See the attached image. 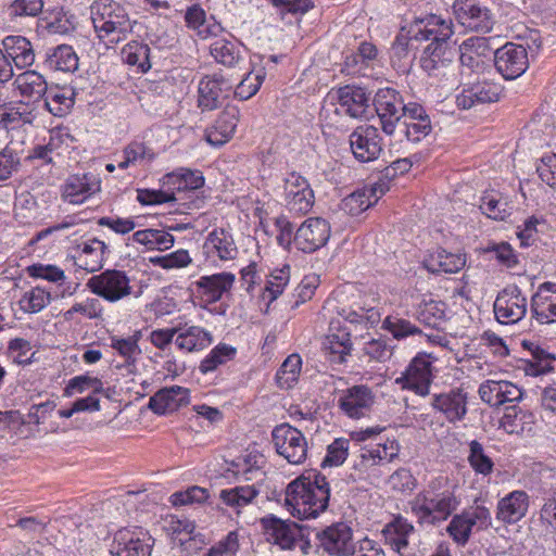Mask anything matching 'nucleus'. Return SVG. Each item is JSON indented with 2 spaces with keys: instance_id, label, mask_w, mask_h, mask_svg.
<instances>
[{
  "instance_id": "nucleus-1",
  "label": "nucleus",
  "mask_w": 556,
  "mask_h": 556,
  "mask_svg": "<svg viewBox=\"0 0 556 556\" xmlns=\"http://www.w3.org/2000/svg\"><path fill=\"white\" fill-rule=\"evenodd\" d=\"M330 485L320 472L300 476L291 481L285 492V507L298 519L316 518L328 508Z\"/></svg>"
},
{
  "instance_id": "nucleus-2",
  "label": "nucleus",
  "mask_w": 556,
  "mask_h": 556,
  "mask_svg": "<svg viewBox=\"0 0 556 556\" xmlns=\"http://www.w3.org/2000/svg\"><path fill=\"white\" fill-rule=\"evenodd\" d=\"M446 484V478H437L409 502L412 513L420 525H439L457 509L459 500Z\"/></svg>"
},
{
  "instance_id": "nucleus-3",
  "label": "nucleus",
  "mask_w": 556,
  "mask_h": 556,
  "mask_svg": "<svg viewBox=\"0 0 556 556\" xmlns=\"http://www.w3.org/2000/svg\"><path fill=\"white\" fill-rule=\"evenodd\" d=\"M90 18L97 37L108 45H116L132 33L136 21L127 10L114 0H97L89 8Z\"/></svg>"
},
{
  "instance_id": "nucleus-4",
  "label": "nucleus",
  "mask_w": 556,
  "mask_h": 556,
  "mask_svg": "<svg viewBox=\"0 0 556 556\" xmlns=\"http://www.w3.org/2000/svg\"><path fill=\"white\" fill-rule=\"evenodd\" d=\"M426 24L432 34L427 35L428 43L420 56L421 68L429 75L438 76L451 64L455 50L448 46V39L454 34L453 23L439 15L426 16Z\"/></svg>"
},
{
  "instance_id": "nucleus-5",
  "label": "nucleus",
  "mask_w": 556,
  "mask_h": 556,
  "mask_svg": "<svg viewBox=\"0 0 556 556\" xmlns=\"http://www.w3.org/2000/svg\"><path fill=\"white\" fill-rule=\"evenodd\" d=\"M204 185V178L199 172L179 168L163 177V186L167 190L139 189L137 200L142 205H155L175 201V191L197 190Z\"/></svg>"
},
{
  "instance_id": "nucleus-6",
  "label": "nucleus",
  "mask_w": 556,
  "mask_h": 556,
  "mask_svg": "<svg viewBox=\"0 0 556 556\" xmlns=\"http://www.w3.org/2000/svg\"><path fill=\"white\" fill-rule=\"evenodd\" d=\"M426 34H432L426 24V17L416 20L408 29H401L391 47L393 67L402 73L412 68L419 43L427 41Z\"/></svg>"
},
{
  "instance_id": "nucleus-7",
  "label": "nucleus",
  "mask_w": 556,
  "mask_h": 556,
  "mask_svg": "<svg viewBox=\"0 0 556 556\" xmlns=\"http://www.w3.org/2000/svg\"><path fill=\"white\" fill-rule=\"evenodd\" d=\"M86 287L109 303H116L134 293L130 278L119 269H105L99 275H93L88 279Z\"/></svg>"
},
{
  "instance_id": "nucleus-8",
  "label": "nucleus",
  "mask_w": 556,
  "mask_h": 556,
  "mask_svg": "<svg viewBox=\"0 0 556 556\" xmlns=\"http://www.w3.org/2000/svg\"><path fill=\"white\" fill-rule=\"evenodd\" d=\"M271 442L277 454L291 465L303 464L307 458L306 438L299 429L289 424H281L273 429Z\"/></svg>"
},
{
  "instance_id": "nucleus-9",
  "label": "nucleus",
  "mask_w": 556,
  "mask_h": 556,
  "mask_svg": "<svg viewBox=\"0 0 556 556\" xmlns=\"http://www.w3.org/2000/svg\"><path fill=\"white\" fill-rule=\"evenodd\" d=\"M452 9L457 22L468 30L489 33L493 28L490 9L477 0H455Z\"/></svg>"
},
{
  "instance_id": "nucleus-10",
  "label": "nucleus",
  "mask_w": 556,
  "mask_h": 556,
  "mask_svg": "<svg viewBox=\"0 0 556 556\" xmlns=\"http://www.w3.org/2000/svg\"><path fill=\"white\" fill-rule=\"evenodd\" d=\"M395 382L403 389L414 391L420 396L429 394L432 382V362L430 356L424 353L417 354L401 377Z\"/></svg>"
},
{
  "instance_id": "nucleus-11",
  "label": "nucleus",
  "mask_w": 556,
  "mask_h": 556,
  "mask_svg": "<svg viewBox=\"0 0 556 556\" xmlns=\"http://www.w3.org/2000/svg\"><path fill=\"white\" fill-rule=\"evenodd\" d=\"M319 546L330 556H352L355 554L352 528L337 522L316 534Z\"/></svg>"
},
{
  "instance_id": "nucleus-12",
  "label": "nucleus",
  "mask_w": 556,
  "mask_h": 556,
  "mask_svg": "<svg viewBox=\"0 0 556 556\" xmlns=\"http://www.w3.org/2000/svg\"><path fill=\"white\" fill-rule=\"evenodd\" d=\"M382 130L393 135L403 116L404 102L401 94L392 88H382L376 92L372 100Z\"/></svg>"
},
{
  "instance_id": "nucleus-13",
  "label": "nucleus",
  "mask_w": 556,
  "mask_h": 556,
  "mask_svg": "<svg viewBox=\"0 0 556 556\" xmlns=\"http://www.w3.org/2000/svg\"><path fill=\"white\" fill-rule=\"evenodd\" d=\"M494 65L505 79H516L529 67L528 51L522 45L507 42L495 50Z\"/></svg>"
},
{
  "instance_id": "nucleus-14",
  "label": "nucleus",
  "mask_w": 556,
  "mask_h": 556,
  "mask_svg": "<svg viewBox=\"0 0 556 556\" xmlns=\"http://www.w3.org/2000/svg\"><path fill=\"white\" fill-rule=\"evenodd\" d=\"M283 198L290 212L306 214L313 207L315 195L306 178L292 172L283 179Z\"/></svg>"
},
{
  "instance_id": "nucleus-15",
  "label": "nucleus",
  "mask_w": 556,
  "mask_h": 556,
  "mask_svg": "<svg viewBox=\"0 0 556 556\" xmlns=\"http://www.w3.org/2000/svg\"><path fill=\"white\" fill-rule=\"evenodd\" d=\"M493 309L498 323L515 324L527 313V298L517 286L505 288L497 294Z\"/></svg>"
},
{
  "instance_id": "nucleus-16",
  "label": "nucleus",
  "mask_w": 556,
  "mask_h": 556,
  "mask_svg": "<svg viewBox=\"0 0 556 556\" xmlns=\"http://www.w3.org/2000/svg\"><path fill=\"white\" fill-rule=\"evenodd\" d=\"M154 540L142 529H122L116 532L113 556H150Z\"/></svg>"
},
{
  "instance_id": "nucleus-17",
  "label": "nucleus",
  "mask_w": 556,
  "mask_h": 556,
  "mask_svg": "<svg viewBox=\"0 0 556 556\" xmlns=\"http://www.w3.org/2000/svg\"><path fill=\"white\" fill-rule=\"evenodd\" d=\"M260 523L265 536V540L278 545L281 549H293L298 538L300 535V528L298 523L283 520L275 515H268L261 518Z\"/></svg>"
},
{
  "instance_id": "nucleus-18",
  "label": "nucleus",
  "mask_w": 556,
  "mask_h": 556,
  "mask_svg": "<svg viewBox=\"0 0 556 556\" xmlns=\"http://www.w3.org/2000/svg\"><path fill=\"white\" fill-rule=\"evenodd\" d=\"M233 81L222 74L203 77L198 87V105L202 110L212 111L222 105L233 88Z\"/></svg>"
},
{
  "instance_id": "nucleus-19",
  "label": "nucleus",
  "mask_w": 556,
  "mask_h": 556,
  "mask_svg": "<svg viewBox=\"0 0 556 556\" xmlns=\"http://www.w3.org/2000/svg\"><path fill=\"white\" fill-rule=\"evenodd\" d=\"M329 237L330 226L326 219L307 218L294 233V245L302 252L312 253L324 247Z\"/></svg>"
},
{
  "instance_id": "nucleus-20",
  "label": "nucleus",
  "mask_w": 556,
  "mask_h": 556,
  "mask_svg": "<svg viewBox=\"0 0 556 556\" xmlns=\"http://www.w3.org/2000/svg\"><path fill=\"white\" fill-rule=\"evenodd\" d=\"M331 97L339 104L337 111L352 118H367L371 98L364 88L346 85L333 91Z\"/></svg>"
},
{
  "instance_id": "nucleus-21",
  "label": "nucleus",
  "mask_w": 556,
  "mask_h": 556,
  "mask_svg": "<svg viewBox=\"0 0 556 556\" xmlns=\"http://www.w3.org/2000/svg\"><path fill=\"white\" fill-rule=\"evenodd\" d=\"M350 147L356 160L371 162L382 152L379 131L374 126H359L350 135Z\"/></svg>"
},
{
  "instance_id": "nucleus-22",
  "label": "nucleus",
  "mask_w": 556,
  "mask_h": 556,
  "mask_svg": "<svg viewBox=\"0 0 556 556\" xmlns=\"http://www.w3.org/2000/svg\"><path fill=\"white\" fill-rule=\"evenodd\" d=\"M376 401L372 390L364 384L346 389L339 397V407L350 417L359 419L369 414Z\"/></svg>"
},
{
  "instance_id": "nucleus-23",
  "label": "nucleus",
  "mask_w": 556,
  "mask_h": 556,
  "mask_svg": "<svg viewBox=\"0 0 556 556\" xmlns=\"http://www.w3.org/2000/svg\"><path fill=\"white\" fill-rule=\"evenodd\" d=\"M530 496L523 490H514L498 500L495 517L504 525H516L529 510Z\"/></svg>"
},
{
  "instance_id": "nucleus-24",
  "label": "nucleus",
  "mask_w": 556,
  "mask_h": 556,
  "mask_svg": "<svg viewBox=\"0 0 556 556\" xmlns=\"http://www.w3.org/2000/svg\"><path fill=\"white\" fill-rule=\"evenodd\" d=\"M480 399L490 406L498 407L522 399L521 389L506 380H486L479 387Z\"/></svg>"
},
{
  "instance_id": "nucleus-25",
  "label": "nucleus",
  "mask_w": 556,
  "mask_h": 556,
  "mask_svg": "<svg viewBox=\"0 0 556 556\" xmlns=\"http://www.w3.org/2000/svg\"><path fill=\"white\" fill-rule=\"evenodd\" d=\"M100 191V180L92 174L70 175L63 186L62 197L72 204H80Z\"/></svg>"
},
{
  "instance_id": "nucleus-26",
  "label": "nucleus",
  "mask_w": 556,
  "mask_h": 556,
  "mask_svg": "<svg viewBox=\"0 0 556 556\" xmlns=\"http://www.w3.org/2000/svg\"><path fill=\"white\" fill-rule=\"evenodd\" d=\"M239 115L240 112L237 106H226L214 125L206 130V141L214 147H220L229 141L236 131Z\"/></svg>"
},
{
  "instance_id": "nucleus-27",
  "label": "nucleus",
  "mask_w": 556,
  "mask_h": 556,
  "mask_svg": "<svg viewBox=\"0 0 556 556\" xmlns=\"http://www.w3.org/2000/svg\"><path fill=\"white\" fill-rule=\"evenodd\" d=\"M500 98V87L494 83L478 81L464 87L456 97L457 106L464 110L478 104L496 102Z\"/></svg>"
},
{
  "instance_id": "nucleus-28",
  "label": "nucleus",
  "mask_w": 556,
  "mask_h": 556,
  "mask_svg": "<svg viewBox=\"0 0 556 556\" xmlns=\"http://www.w3.org/2000/svg\"><path fill=\"white\" fill-rule=\"evenodd\" d=\"M189 403V390L179 386L159 390L149 400V408L159 415L174 412Z\"/></svg>"
},
{
  "instance_id": "nucleus-29",
  "label": "nucleus",
  "mask_w": 556,
  "mask_h": 556,
  "mask_svg": "<svg viewBox=\"0 0 556 556\" xmlns=\"http://www.w3.org/2000/svg\"><path fill=\"white\" fill-rule=\"evenodd\" d=\"M108 245L99 240L91 239L78 244L73 255L75 264L88 273H94L102 268Z\"/></svg>"
},
{
  "instance_id": "nucleus-30",
  "label": "nucleus",
  "mask_w": 556,
  "mask_h": 556,
  "mask_svg": "<svg viewBox=\"0 0 556 556\" xmlns=\"http://www.w3.org/2000/svg\"><path fill=\"white\" fill-rule=\"evenodd\" d=\"M431 405L442 413L450 422L459 421L467 414V397L460 389L435 394L432 397Z\"/></svg>"
},
{
  "instance_id": "nucleus-31",
  "label": "nucleus",
  "mask_w": 556,
  "mask_h": 556,
  "mask_svg": "<svg viewBox=\"0 0 556 556\" xmlns=\"http://www.w3.org/2000/svg\"><path fill=\"white\" fill-rule=\"evenodd\" d=\"M203 251L207 257L217 256L222 261H231L238 255L232 236L223 228L214 229L207 236Z\"/></svg>"
},
{
  "instance_id": "nucleus-32",
  "label": "nucleus",
  "mask_w": 556,
  "mask_h": 556,
  "mask_svg": "<svg viewBox=\"0 0 556 556\" xmlns=\"http://www.w3.org/2000/svg\"><path fill=\"white\" fill-rule=\"evenodd\" d=\"M235 282V275L231 273H219L211 276H202L197 287L202 299L207 303H215L228 292Z\"/></svg>"
},
{
  "instance_id": "nucleus-33",
  "label": "nucleus",
  "mask_w": 556,
  "mask_h": 556,
  "mask_svg": "<svg viewBox=\"0 0 556 556\" xmlns=\"http://www.w3.org/2000/svg\"><path fill=\"white\" fill-rule=\"evenodd\" d=\"M465 264V255L450 253L443 249H437L424 261L427 270L433 274H454L463 269Z\"/></svg>"
},
{
  "instance_id": "nucleus-34",
  "label": "nucleus",
  "mask_w": 556,
  "mask_h": 556,
  "mask_svg": "<svg viewBox=\"0 0 556 556\" xmlns=\"http://www.w3.org/2000/svg\"><path fill=\"white\" fill-rule=\"evenodd\" d=\"M4 53L18 68L29 67L35 62L30 41L23 36H8L2 40Z\"/></svg>"
},
{
  "instance_id": "nucleus-35",
  "label": "nucleus",
  "mask_w": 556,
  "mask_h": 556,
  "mask_svg": "<svg viewBox=\"0 0 556 556\" xmlns=\"http://www.w3.org/2000/svg\"><path fill=\"white\" fill-rule=\"evenodd\" d=\"M459 60L463 66L462 75L465 71L479 73L484 68V62L480 59L484 54L488 47V39L485 37H470L464 41Z\"/></svg>"
},
{
  "instance_id": "nucleus-36",
  "label": "nucleus",
  "mask_w": 556,
  "mask_h": 556,
  "mask_svg": "<svg viewBox=\"0 0 556 556\" xmlns=\"http://www.w3.org/2000/svg\"><path fill=\"white\" fill-rule=\"evenodd\" d=\"M258 494L260 489L256 484L248 483L220 490L218 497L222 504L239 514L243 507L252 504Z\"/></svg>"
},
{
  "instance_id": "nucleus-37",
  "label": "nucleus",
  "mask_w": 556,
  "mask_h": 556,
  "mask_svg": "<svg viewBox=\"0 0 556 556\" xmlns=\"http://www.w3.org/2000/svg\"><path fill=\"white\" fill-rule=\"evenodd\" d=\"M414 527L402 517L395 518L382 530L384 544L389 545L394 552L403 556L408 546V536L413 533Z\"/></svg>"
},
{
  "instance_id": "nucleus-38",
  "label": "nucleus",
  "mask_w": 556,
  "mask_h": 556,
  "mask_svg": "<svg viewBox=\"0 0 556 556\" xmlns=\"http://www.w3.org/2000/svg\"><path fill=\"white\" fill-rule=\"evenodd\" d=\"M13 85L23 98L31 102L39 101L47 93L43 76L35 71H26L17 75Z\"/></svg>"
},
{
  "instance_id": "nucleus-39",
  "label": "nucleus",
  "mask_w": 556,
  "mask_h": 556,
  "mask_svg": "<svg viewBox=\"0 0 556 556\" xmlns=\"http://www.w3.org/2000/svg\"><path fill=\"white\" fill-rule=\"evenodd\" d=\"M45 66L54 72H75L78 56L71 46L60 45L46 53Z\"/></svg>"
},
{
  "instance_id": "nucleus-40",
  "label": "nucleus",
  "mask_w": 556,
  "mask_h": 556,
  "mask_svg": "<svg viewBox=\"0 0 556 556\" xmlns=\"http://www.w3.org/2000/svg\"><path fill=\"white\" fill-rule=\"evenodd\" d=\"M417 318L426 326L443 330L447 321L446 304L433 299H424L418 305Z\"/></svg>"
},
{
  "instance_id": "nucleus-41",
  "label": "nucleus",
  "mask_w": 556,
  "mask_h": 556,
  "mask_svg": "<svg viewBox=\"0 0 556 556\" xmlns=\"http://www.w3.org/2000/svg\"><path fill=\"white\" fill-rule=\"evenodd\" d=\"M213 342L211 332L199 326L184 329L175 339L176 345L186 352L200 351Z\"/></svg>"
},
{
  "instance_id": "nucleus-42",
  "label": "nucleus",
  "mask_w": 556,
  "mask_h": 556,
  "mask_svg": "<svg viewBox=\"0 0 556 556\" xmlns=\"http://www.w3.org/2000/svg\"><path fill=\"white\" fill-rule=\"evenodd\" d=\"M210 53L216 62L223 64L224 66L241 68L243 58L240 54V49L235 42L225 38H216L210 45Z\"/></svg>"
},
{
  "instance_id": "nucleus-43",
  "label": "nucleus",
  "mask_w": 556,
  "mask_h": 556,
  "mask_svg": "<svg viewBox=\"0 0 556 556\" xmlns=\"http://www.w3.org/2000/svg\"><path fill=\"white\" fill-rule=\"evenodd\" d=\"M324 345L325 350L328 351L329 361L336 364H342L345 362L352 349L350 333L346 331L331 333L327 337Z\"/></svg>"
},
{
  "instance_id": "nucleus-44",
  "label": "nucleus",
  "mask_w": 556,
  "mask_h": 556,
  "mask_svg": "<svg viewBox=\"0 0 556 556\" xmlns=\"http://www.w3.org/2000/svg\"><path fill=\"white\" fill-rule=\"evenodd\" d=\"M205 20L206 13L199 4H192L186 10L185 22L187 26L197 30L201 38L216 36L217 33L222 31V27L218 24L205 26Z\"/></svg>"
},
{
  "instance_id": "nucleus-45",
  "label": "nucleus",
  "mask_w": 556,
  "mask_h": 556,
  "mask_svg": "<svg viewBox=\"0 0 556 556\" xmlns=\"http://www.w3.org/2000/svg\"><path fill=\"white\" fill-rule=\"evenodd\" d=\"M124 61L131 66H137L141 73H147L151 68L150 48L148 45L130 41L122 49Z\"/></svg>"
},
{
  "instance_id": "nucleus-46",
  "label": "nucleus",
  "mask_w": 556,
  "mask_h": 556,
  "mask_svg": "<svg viewBox=\"0 0 556 556\" xmlns=\"http://www.w3.org/2000/svg\"><path fill=\"white\" fill-rule=\"evenodd\" d=\"M302 368V359L298 354L289 355L276 372V383L280 389H291L298 381Z\"/></svg>"
},
{
  "instance_id": "nucleus-47",
  "label": "nucleus",
  "mask_w": 556,
  "mask_h": 556,
  "mask_svg": "<svg viewBox=\"0 0 556 556\" xmlns=\"http://www.w3.org/2000/svg\"><path fill=\"white\" fill-rule=\"evenodd\" d=\"M531 312L540 324L556 321V295H543L541 292L533 294L531 299Z\"/></svg>"
},
{
  "instance_id": "nucleus-48",
  "label": "nucleus",
  "mask_w": 556,
  "mask_h": 556,
  "mask_svg": "<svg viewBox=\"0 0 556 556\" xmlns=\"http://www.w3.org/2000/svg\"><path fill=\"white\" fill-rule=\"evenodd\" d=\"M467 460L477 475L483 477L490 476L494 470V462L486 453L483 445L477 440L469 442V453Z\"/></svg>"
},
{
  "instance_id": "nucleus-49",
  "label": "nucleus",
  "mask_w": 556,
  "mask_h": 556,
  "mask_svg": "<svg viewBox=\"0 0 556 556\" xmlns=\"http://www.w3.org/2000/svg\"><path fill=\"white\" fill-rule=\"evenodd\" d=\"M45 98L46 109L54 116L65 115L74 105V92L70 89H51Z\"/></svg>"
},
{
  "instance_id": "nucleus-50",
  "label": "nucleus",
  "mask_w": 556,
  "mask_h": 556,
  "mask_svg": "<svg viewBox=\"0 0 556 556\" xmlns=\"http://www.w3.org/2000/svg\"><path fill=\"white\" fill-rule=\"evenodd\" d=\"M237 354L236 348L219 343L200 363L199 369L202 374L216 370L219 366L231 361Z\"/></svg>"
},
{
  "instance_id": "nucleus-51",
  "label": "nucleus",
  "mask_w": 556,
  "mask_h": 556,
  "mask_svg": "<svg viewBox=\"0 0 556 556\" xmlns=\"http://www.w3.org/2000/svg\"><path fill=\"white\" fill-rule=\"evenodd\" d=\"M140 332L128 338H118L113 336L110 338V346L125 358L127 365H134L137 357L141 354L138 345Z\"/></svg>"
},
{
  "instance_id": "nucleus-52",
  "label": "nucleus",
  "mask_w": 556,
  "mask_h": 556,
  "mask_svg": "<svg viewBox=\"0 0 556 556\" xmlns=\"http://www.w3.org/2000/svg\"><path fill=\"white\" fill-rule=\"evenodd\" d=\"M34 116L27 108L22 104L0 106V126L15 128L24 124H30Z\"/></svg>"
},
{
  "instance_id": "nucleus-53",
  "label": "nucleus",
  "mask_w": 556,
  "mask_h": 556,
  "mask_svg": "<svg viewBox=\"0 0 556 556\" xmlns=\"http://www.w3.org/2000/svg\"><path fill=\"white\" fill-rule=\"evenodd\" d=\"M382 327L389 331L394 339L397 340L421 333V330L416 325L412 324L409 320L396 316H388L383 320Z\"/></svg>"
},
{
  "instance_id": "nucleus-54",
  "label": "nucleus",
  "mask_w": 556,
  "mask_h": 556,
  "mask_svg": "<svg viewBox=\"0 0 556 556\" xmlns=\"http://www.w3.org/2000/svg\"><path fill=\"white\" fill-rule=\"evenodd\" d=\"M468 516L464 514L454 515L450 521L446 531L450 536L458 545H465L470 538L472 531V523H470Z\"/></svg>"
},
{
  "instance_id": "nucleus-55",
  "label": "nucleus",
  "mask_w": 556,
  "mask_h": 556,
  "mask_svg": "<svg viewBox=\"0 0 556 556\" xmlns=\"http://www.w3.org/2000/svg\"><path fill=\"white\" fill-rule=\"evenodd\" d=\"M523 419H529L531 421L532 414L528 412L518 410L515 405L508 406L506 408V413L501 419V427L507 432V433H522L526 431V427L522 425Z\"/></svg>"
},
{
  "instance_id": "nucleus-56",
  "label": "nucleus",
  "mask_w": 556,
  "mask_h": 556,
  "mask_svg": "<svg viewBox=\"0 0 556 556\" xmlns=\"http://www.w3.org/2000/svg\"><path fill=\"white\" fill-rule=\"evenodd\" d=\"M374 204L370 194L363 188L345 197L342 201V208L350 215L356 216Z\"/></svg>"
},
{
  "instance_id": "nucleus-57",
  "label": "nucleus",
  "mask_w": 556,
  "mask_h": 556,
  "mask_svg": "<svg viewBox=\"0 0 556 556\" xmlns=\"http://www.w3.org/2000/svg\"><path fill=\"white\" fill-rule=\"evenodd\" d=\"M50 303V293L37 287L26 292L20 301L26 313H38Z\"/></svg>"
},
{
  "instance_id": "nucleus-58",
  "label": "nucleus",
  "mask_w": 556,
  "mask_h": 556,
  "mask_svg": "<svg viewBox=\"0 0 556 556\" xmlns=\"http://www.w3.org/2000/svg\"><path fill=\"white\" fill-rule=\"evenodd\" d=\"M350 448V441L344 438L336 439L331 444L327 447V455L321 462V466H339L342 465L348 455Z\"/></svg>"
},
{
  "instance_id": "nucleus-59",
  "label": "nucleus",
  "mask_w": 556,
  "mask_h": 556,
  "mask_svg": "<svg viewBox=\"0 0 556 556\" xmlns=\"http://www.w3.org/2000/svg\"><path fill=\"white\" fill-rule=\"evenodd\" d=\"M124 160L119 162L118 167L121 169H126L131 165H136L143 160L148 159L151 161L153 159V153L141 142H131L129 143L123 151Z\"/></svg>"
},
{
  "instance_id": "nucleus-60",
  "label": "nucleus",
  "mask_w": 556,
  "mask_h": 556,
  "mask_svg": "<svg viewBox=\"0 0 556 556\" xmlns=\"http://www.w3.org/2000/svg\"><path fill=\"white\" fill-rule=\"evenodd\" d=\"M75 313H79L89 319H102L103 306L99 299L88 298L81 303H75L65 312L64 316L66 319H71Z\"/></svg>"
},
{
  "instance_id": "nucleus-61",
  "label": "nucleus",
  "mask_w": 556,
  "mask_h": 556,
  "mask_svg": "<svg viewBox=\"0 0 556 556\" xmlns=\"http://www.w3.org/2000/svg\"><path fill=\"white\" fill-rule=\"evenodd\" d=\"M88 389H92L94 393H100L103 390V383L97 377H90L87 375L77 376L68 381L64 393L65 395L71 396L76 392L81 393Z\"/></svg>"
},
{
  "instance_id": "nucleus-62",
  "label": "nucleus",
  "mask_w": 556,
  "mask_h": 556,
  "mask_svg": "<svg viewBox=\"0 0 556 556\" xmlns=\"http://www.w3.org/2000/svg\"><path fill=\"white\" fill-rule=\"evenodd\" d=\"M533 362L530 363L527 369L528 374L532 376H539L546 374L553 369L552 363L555 361V356L539 345H533V353H531Z\"/></svg>"
},
{
  "instance_id": "nucleus-63",
  "label": "nucleus",
  "mask_w": 556,
  "mask_h": 556,
  "mask_svg": "<svg viewBox=\"0 0 556 556\" xmlns=\"http://www.w3.org/2000/svg\"><path fill=\"white\" fill-rule=\"evenodd\" d=\"M290 279V267L288 265L282 268L275 269L267 279L265 290L269 293L270 300H275L280 295Z\"/></svg>"
},
{
  "instance_id": "nucleus-64",
  "label": "nucleus",
  "mask_w": 556,
  "mask_h": 556,
  "mask_svg": "<svg viewBox=\"0 0 556 556\" xmlns=\"http://www.w3.org/2000/svg\"><path fill=\"white\" fill-rule=\"evenodd\" d=\"M238 549V535L236 532H229L224 540L212 546L204 556H236Z\"/></svg>"
}]
</instances>
